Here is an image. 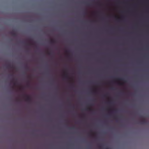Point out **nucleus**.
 Masks as SVG:
<instances>
[{
    "mask_svg": "<svg viewBox=\"0 0 149 149\" xmlns=\"http://www.w3.org/2000/svg\"><path fill=\"white\" fill-rule=\"evenodd\" d=\"M99 148L100 149H103L104 148L103 147V146L102 145H100L99 146Z\"/></svg>",
    "mask_w": 149,
    "mask_h": 149,
    "instance_id": "nucleus-7",
    "label": "nucleus"
},
{
    "mask_svg": "<svg viewBox=\"0 0 149 149\" xmlns=\"http://www.w3.org/2000/svg\"><path fill=\"white\" fill-rule=\"evenodd\" d=\"M26 68L27 69H28V68L27 67H26Z\"/></svg>",
    "mask_w": 149,
    "mask_h": 149,
    "instance_id": "nucleus-19",
    "label": "nucleus"
},
{
    "mask_svg": "<svg viewBox=\"0 0 149 149\" xmlns=\"http://www.w3.org/2000/svg\"><path fill=\"white\" fill-rule=\"evenodd\" d=\"M118 79L119 80H120V81H124V79H122V78H118Z\"/></svg>",
    "mask_w": 149,
    "mask_h": 149,
    "instance_id": "nucleus-8",
    "label": "nucleus"
},
{
    "mask_svg": "<svg viewBox=\"0 0 149 149\" xmlns=\"http://www.w3.org/2000/svg\"><path fill=\"white\" fill-rule=\"evenodd\" d=\"M65 77H66V78L68 77V76L66 75H65Z\"/></svg>",
    "mask_w": 149,
    "mask_h": 149,
    "instance_id": "nucleus-14",
    "label": "nucleus"
},
{
    "mask_svg": "<svg viewBox=\"0 0 149 149\" xmlns=\"http://www.w3.org/2000/svg\"><path fill=\"white\" fill-rule=\"evenodd\" d=\"M11 76H13V74H11L10 75Z\"/></svg>",
    "mask_w": 149,
    "mask_h": 149,
    "instance_id": "nucleus-16",
    "label": "nucleus"
},
{
    "mask_svg": "<svg viewBox=\"0 0 149 149\" xmlns=\"http://www.w3.org/2000/svg\"><path fill=\"white\" fill-rule=\"evenodd\" d=\"M50 42L51 44H54L55 43V41L53 39H51Z\"/></svg>",
    "mask_w": 149,
    "mask_h": 149,
    "instance_id": "nucleus-5",
    "label": "nucleus"
},
{
    "mask_svg": "<svg viewBox=\"0 0 149 149\" xmlns=\"http://www.w3.org/2000/svg\"><path fill=\"white\" fill-rule=\"evenodd\" d=\"M10 34L13 36H16V33L14 31H13L11 32Z\"/></svg>",
    "mask_w": 149,
    "mask_h": 149,
    "instance_id": "nucleus-2",
    "label": "nucleus"
},
{
    "mask_svg": "<svg viewBox=\"0 0 149 149\" xmlns=\"http://www.w3.org/2000/svg\"><path fill=\"white\" fill-rule=\"evenodd\" d=\"M11 82L13 83L14 86H15L16 85V82L15 81V79L14 78H13L12 79Z\"/></svg>",
    "mask_w": 149,
    "mask_h": 149,
    "instance_id": "nucleus-3",
    "label": "nucleus"
},
{
    "mask_svg": "<svg viewBox=\"0 0 149 149\" xmlns=\"http://www.w3.org/2000/svg\"><path fill=\"white\" fill-rule=\"evenodd\" d=\"M116 17L117 18V19L118 20V19H120V18H118V17Z\"/></svg>",
    "mask_w": 149,
    "mask_h": 149,
    "instance_id": "nucleus-13",
    "label": "nucleus"
},
{
    "mask_svg": "<svg viewBox=\"0 0 149 149\" xmlns=\"http://www.w3.org/2000/svg\"><path fill=\"white\" fill-rule=\"evenodd\" d=\"M27 85H28V86H29V83H28V84H27Z\"/></svg>",
    "mask_w": 149,
    "mask_h": 149,
    "instance_id": "nucleus-15",
    "label": "nucleus"
},
{
    "mask_svg": "<svg viewBox=\"0 0 149 149\" xmlns=\"http://www.w3.org/2000/svg\"><path fill=\"white\" fill-rule=\"evenodd\" d=\"M25 96L26 97V101L29 103L31 102V97L30 96L27 95H25Z\"/></svg>",
    "mask_w": 149,
    "mask_h": 149,
    "instance_id": "nucleus-1",
    "label": "nucleus"
},
{
    "mask_svg": "<svg viewBox=\"0 0 149 149\" xmlns=\"http://www.w3.org/2000/svg\"><path fill=\"white\" fill-rule=\"evenodd\" d=\"M87 109L88 110H89V111H93V109L90 108H88Z\"/></svg>",
    "mask_w": 149,
    "mask_h": 149,
    "instance_id": "nucleus-9",
    "label": "nucleus"
},
{
    "mask_svg": "<svg viewBox=\"0 0 149 149\" xmlns=\"http://www.w3.org/2000/svg\"><path fill=\"white\" fill-rule=\"evenodd\" d=\"M48 54L49 55H51L52 54V53H48Z\"/></svg>",
    "mask_w": 149,
    "mask_h": 149,
    "instance_id": "nucleus-10",
    "label": "nucleus"
},
{
    "mask_svg": "<svg viewBox=\"0 0 149 149\" xmlns=\"http://www.w3.org/2000/svg\"><path fill=\"white\" fill-rule=\"evenodd\" d=\"M120 84V85H122V83Z\"/></svg>",
    "mask_w": 149,
    "mask_h": 149,
    "instance_id": "nucleus-18",
    "label": "nucleus"
},
{
    "mask_svg": "<svg viewBox=\"0 0 149 149\" xmlns=\"http://www.w3.org/2000/svg\"><path fill=\"white\" fill-rule=\"evenodd\" d=\"M109 103H111V102H109Z\"/></svg>",
    "mask_w": 149,
    "mask_h": 149,
    "instance_id": "nucleus-21",
    "label": "nucleus"
},
{
    "mask_svg": "<svg viewBox=\"0 0 149 149\" xmlns=\"http://www.w3.org/2000/svg\"><path fill=\"white\" fill-rule=\"evenodd\" d=\"M93 92H94L95 93H96V92L95 91H93Z\"/></svg>",
    "mask_w": 149,
    "mask_h": 149,
    "instance_id": "nucleus-17",
    "label": "nucleus"
},
{
    "mask_svg": "<svg viewBox=\"0 0 149 149\" xmlns=\"http://www.w3.org/2000/svg\"><path fill=\"white\" fill-rule=\"evenodd\" d=\"M74 127H72L71 128H70L71 129H74Z\"/></svg>",
    "mask_w": 149,
    "mask_h": 149,
    "instance_id": "nucleus-12",
    "label": "nucleus"
},
{
    "mask_svg": "<svg viewBox=\"0 0 149 149\" xmlns=\"http://www.w3.org/2000/svg\"><path fill=\"white\" fill-rule=\"evenodd\" d=\"M7 68H13V66H12L11 65H8L7 66Z\"/></svg>",
    "mask_w": 149,
    "mask_h": 149,
    "instance_id": "nucleus-6",
    "label": "nucleus"
},
{
    "mask_svg": "<svg viewBox=\"0 0 149 149\" xmlns=\"http://www.w3.org/2000/svg\"><path fill=\"white\" fill-rule=\"evenodd\" d=\"M105 149H109V148L108 147H106V148H105Z\"/></svg>",
    "mask_w": 149,
    "mask_h": 149,
    "instance_id": "nucleus-11",
    "label": "nucleus"
},
{
    "mask_svg": "<svg viewBox=\"0 0 149 149\" xmlns=\"http://www.w3.org/2000/svg\"><path fill=\"white\" fill-rule=\"evenodd\" d=\"M19 101L18 100H17V101Z\"/></svg>",
    "mask_w": 149,
    "mask_h": 149,
    "instance_id": "nucleus-20",
    "label": "nucleus"
},
{
    "mask_svg": "<svg viewBox=\"0 0 149 149\" xmlns=\"http://www.w3.org/2000/svg\"><path fill=\"white\" fill-rule=\"evenodd\" d=\"M146 122V120L145 119H143L141 121V124H145Z\"/></svg>",
    "mask_w": 149,
    "mask_h": 149,
    "instance_id": "nucleus-4",
    "label": "nucleus"
}]
</instances>
